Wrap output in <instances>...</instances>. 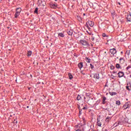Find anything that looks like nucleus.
<instances>
[{
  "label": "nucleus",
  "instance_id": "1",
  "mask_svg": "<svg viewBox=\"0 0 131 131\" xmlns=\"http://www.w3.org/2000/svg\"><path fill=\"white\" fill-rule=\"evenodd\" d=\"M80 43H81L82 47H83V48H85V49H86V48H89V43L85 40H81L80 41Z\"/></svg>",
  "mask_w": 131,
  "mask_h": 131
},
{
  "label": "nucleus",
  "instance_id": "2",
  "mask_svg": "<svg viewBox=\"0 0 131 131\" xmlns=\"http://www.w3.org/2000/svg\"><path fill=\"white\" fill-rule=\"evenodd\" d=\"M21 9L20 8H16V13L14 15V18H18V16L20 15V13H21Z\"/></svg>",
  "mask_w": 131,
  "mask_h": 131
},
{
  "label": "nucleus",
  "instance_id": "3",
  "mask_svg": "<svg viewBox=\"0 0 131 131\" xmlns=\"http://www.w3.org/2000/svg\"><path fill=\"white\" fill-rule=\"evenodd\" d=\"M110 53H111L112 55H115L117 53L116 49H115V48H113L110 50Z\"/></svg>",
  "mask_w": 131,
  "mask_h": 131
},
{
  "label": "nucleus",
  "instance_id": "4",
  "mask_svg": "<svg viewBox=\"0 0 131 131\" xmlns=\"http://www.w3.org/2000/svg\"><path fill=\"white\" fill-rule=\"evenodd\" d=\"M103 122L102 120H99V119H97V125L98 126H101V125H102V123Z\"/></svg>",
  "mask_w": 131,
  "mask_h": 131
},
{
  "label": "nucleus",
  "instance_id": "5",
  "mask_svg": "<svg viewBox=\"0 0 131 131\" xmlns=\"http://www.w3.org/2000/svg\"><path fill=\"white\" fill-rule=\"evenodd\" d=\"M58 6V5L57 4H51L50 5V7L51 8H52V9H56V8H57V6Z\"/></svg>",
  "mask_w": 131,
  "mask_h": 131
},
{
  "label": "nucleus",
  "instance_id": "6",
  "mask_svg": "<svg viewBox=\"0 0 131 131\" xmlns=\"http://www.w3.org/2000/svg\"><path fill=\"white\" fill-rule=\"evenodd\" d=\"M118 75L119 77H123V75H124V73L122 72H120L119 73H118Z\"/></svg>",
  "mask_w": 131,
  "mask_h": 131
},
{
  "label": "nucleus",
  "instance_id": "7",
  "mask_svg": "<svg viewBox=\"0 0 131 131\" xmlns=\"http://www.w3.org/2000/svg\"><path fill=\"white\" fill-rule=\"evenodd\" d=\"M99 35H96L95 36H92L91 40H92V41H94V40H95V38H99Z\"/></svg>",
  "mask_w": 131,
  "mask_h": 131
},
{
  "label": "nucleus",
  "instance_id": "8",
  "mask_svg": "<svg viewBox=\"0 0 131 131\" xmlns=\"http://www.w3.org/2000/svg\"><path fill=\"white\" fill-rule=\"evenodd\" d=\"M78 66L79 69H81V68L83 67V63L82 62H80L79 63H78Z\"/></svg>",
  "mask_w": 131,
  "mask_h": 131
},
{
  "label": "nucleus",
  "instance_id": "9",
  "mask_svg": "<svg viewBox=\"0 0 131 131\" xmlns=\"http://www.w3.org/2000/svg\"><path fill=\"white\" fill-rule=\"evenodd\" d=\"M126 19L127 21H128L129 22H131V15L130 14L127 15Z\"/></svg>",
  "mask_w": 131,
  "mask_h": 131
},
{
  "label": "nucleus",
  "instance_id": "10",
  "mask_svg": "<svg viewBox=\"0 0 131 131\" xmlns=\"http://www.w3.org/2000/svg\"><path fill=\"white\" fill-rule=\"evenodd\" d=\"M123 107H124V109H127V108H128V107H129V104H128V103H126L123 105Z\"/></svg>",
  "mask_w": 131,
  "mask_h": 131
},
{
  "label": "nucleus",
  "instance_id": "11",
  "mask_svg": "<svg viewBox=\"0 0 131 131\" xmlns=\"http://www.w3.org/2000/svg\"><path fill=\"white\" fill-rule=\"evenodd\" d=\"M94 78H96V79H99V78H100V76H99L98 74H94Z\"/></svg>",
  "mask_w": 131,
  "mask_h": 131
},
{
  "label": "nucleus",
  "instance_id": "12",
  "mask_svg": "<svg viewBox=\"0 0 131 131\" xmlns=\"http://www.w3.org/2000/svg\"><path fill=\"white\" fill-rule=\"evenodd\" d=\"M120 63L121 64H123V63H124V58L121 57L120 58Z\"/></svg>",
  "mask_w": 131,
  "mask_h": 131
},
{
  "label": "nucleus",
  "instance_id": "13",
  "mask_svg": "<svg viewBox=\"0 0 131 131\" xmlns=\"http://www.w3.org/2000/svg\"><path fill=\"white\" fill-rule=\"evenodd\" d=\"M112 118L110 117H107V118H106L105 119V121L106 122L109 123V121H110V120H111Z\"/></svg>",
  "mask_w": 131,
  "mask_h": 131
},
{
  "label": "nucleus",
  "instance_id": "14",
  "mask_svg": "<svg viewBox=\"0 0 131 131\" xmlns=\"http://www.w3.org/2000/svg\"><path fill=\"white\" fill-rule=\"evenodd\" d=\"M88 23H89L90 26H91V27H93V26H94V22H93L92 21H89Z\"/></svg>",
  "mask_w": 131,
  "mask_h": 131
},
{
  "label": "nucleus",
  "instance_id": "15",
  "mask_svg": "<svg viewBox=\"0 0 131 131\" xmlns=\"http://www.w3.org/2000/svg\"><path fill=\"white\" fill-rule=\"evenodd\" d=\"M58 36H60V37H64V34L62 33H58Z\"/></svg>",
  "mask_w": 131,
  "mask_h": 131
},
{
  "label": "nucleus",
  "instance_id": "16",
  "mask_svg": "<svg viewBox=\"0 0 131 131\" xmlns=\"http://www.w3.org/2000/svg\"><path fill=\"white\" fill-rule=\"evenodd\" d=\"M85 60L87 63H91V59L88 57L85 58Z\"/></svg>",
  "mask_w": 131,
  "mask_h": 131
},
{
  "label": "nucleus",
  "instance_id": "17",
  "mask_svg": "<svg viewBox=\"0 0 131 131\" xmlns=\"http://www.w3.org/2000/svg\"><path fill=\"white\" fill-rule=\"evenodd\" d=\"M68 76H69V79H72V78H73V76H72L71 73H69Z\"/></svg>",
  "mask_w": 131,
  "mask_h": 131
},
{
  "label": "nucleus",
  "instance_id": "18",
  "mask_svg": "<svg viewBox=\"0 0 131 131\" xmlns=\"http://www.w3.org/2000/svg\"><path fill=\"white\" fill-rule=\"evenodd\" d=\"M110 95L111 96H115L116 95V92H110Z\"/></svg>",
  "mask_w": 131,
  "mask_h": 131
},
{
  "label": "nucleus",
  "instance_id": "19",
  "mask_svg": "<svg viewBox=\"0 0 131 131\" xmlns=\"http://www.w3.org/2000/svg\"><path fill=\"white\" fill-rule=\"evenodd\" d=\"M38 8H36L34 11V13H35V14H38Z\"/></svg>",
  "mask_w": 131,
  "mask_h": 131
},
{
  "label": "nucleus",
  "instance_id": "20",
  "mask_svg": "<svg viewBox=\"0 0 131 131\" xmlns=\"http://www.w3.org/2000/svg\"><path fill=\"white\" fill-rule=\"evenodd\" d=\"M32 54V52L31 51H28L27 54H28V57L31 56Z\"/></svg>",
  "mask_w": 131,
  "mask_h": 131
},
{
  "label": "nucleus",
  "instance_id": "21",
  "mask_svg": "<svg viewBox=\"0 0 131 131\" xmlns=\"http://www.w3.org/2000/svg\"><path fill=\"white\" fill-rule=\"evenodd\" d=\"M125 54L126 56H129V54H130V51L129 50L127 51Z\"/></svg>",
  "mask_w": 131,
  "mask_h": 131
},
{
  "label": "nucleus",
  "instance_id": "22",
  "mask_svg": "<svg viewBox=\"0 0 131 131\" xmlns=\"http://www.w3.org/2000/svg\"><path fill=\"white\" fill-rule=\"evenodd\" d=\"M116 67L117 68V69H119V68H120V65L118 63H117L116 64Z\"/></svg>",
  "mask_w": 131,
  "mask_h": 131
},
{
  "label": "nucleus",
  "instance_id": "23",
  "mask_svg": "<svg viewBox=\"0 0 131 131\" xmlns=\"http://www.w3.org/2000/svg\"><path fill=\"white\" fill-rule=\"evenodd\" d=\"M110 68L111 70H114V69H115V67H114V66H113V65L111 64L110 66Z\"/></svg>",
  "mask_w": 131,
  "mask_h": 131
},
{
  "label": "nucleus",
  "instance_id": "24",
  "mask_svg": "<svg viewBox=\"0 0 131 131\" xmlns=\"http://www.w3.org/2000/svg\"><path fill=\"white\" fill-rule=\"evenodd\" d=\"M81 99V97L80 95H78L77 97V99L78 100V101L80 100Z\"/></svg>",
  "mask_w": 131,
  "mask_h": 131
},
{
  "label": "nucleus",
  "instance_id": "25",
  "mask_svg": "<svg viewBox=\"0 0 131 131\" xmlns=\"http://www.w3.org/2000/svg\"><path fill=\"white\" fill-rule=\"evenodd\" d=\"M68 34H69V35H72V31H69L68 32Z\"/></svg>",
  "mask_w": 131,
  "mask_h": 131
},
{
  "label": "nucleus",
  "instance_id": "26",
  "mask_svg": "<svg viewBox=\"0 0 131 131\" xmlns=\"http://www.w3.org/2000/svg\"><path fill=\"white\" fill-rule=\"evenodd\" d=\"M122 122H124L125 121V118L122 117V119H121Z\"/></svg>",
  "mask_w": 131,
  "mask_h": 131
},
{
  "label": "nucleus",
  "instance_id": "27",
  "mask_svg": "<svg viewBox=\"0 0 131 131\" xmlns=\"http://www.w3.org/2000/svg\"><path fill=\"white\" fill-rule=\"evenodd\" d=\"M116 104L117 105H120V101H119V100L117 101L116 102Z\"/></svg>",
  "mask_w": 131,
  "mask_h": 131
},
{
  "label": "nucleus",
  "instance_id": "28",
  "mask_svg": "<svg viewBox=\"0 0 131 131\" xmlns=\"http://www.w3.org/2000/svg\"><path fill=\"white\" fill-rule=\"evenodd\" d=\"M90 67L92 70H94V66L92 63L90 64Z\"/></svg>",
  "mask_w": 131,
  "mask_h": 131
},
{
  "label": "nucleus",
  "instance_id": "29",
  "mask_svg": "<svg viewBox=\"0 0 131 131\" xmlns=\"http://www.w3.org/2000/svg\"><path fill=\"white\" fill-rule=\"evenodd\" d=\"M106 97H104L103 98L102 102H103V103H105V101H106Z\"/></svg>",
  "mask_w": 131,
  "mask_h": 131
},
{
  "label": "nucleus",
  "instance_id": "30",
  "mask_svg": "<svg viewBox=\"0 0 131 131\" xmlns=\"http://www.w3.org/2000/svg\"><path fill=\"white\" fill-rule=\"evenodd\" d=\"M83 110H88V106H85L82 108Z\"/></svg>",
  "mask_w": 131,
  "mask_h": 131
},
{
  "label": "nucleus",
  "instance_id": "31",
  "mask_svg": "<svg viewBox=\"0 0 131 131\" xmlns=\"http://www.w3.org/2000/svg\"><path fill=\"white\" fill-rule=\"evenodd\" d=\"M130 68H131V66H128L126 68V69H127V70H128V69H129Z\"/></svg>",
  "mask_w": 131,
  "mask_h": 131
},
{
  "label": "nucleus",
  "instance_id": "32",
  "mask_svg": "<svg viewBox=\"0 0 131 131\" xmlns=\"http://www.w3.org/2000/svg\"><path fill=\"white\" fill-rule=\"evenodd\" d=\"M102 36H103V37H106V34L103 33V34H102Z\"/></svg>",
  "mask_w": 131,
  "mask_h": 131
},
{
  "label": "nucleus",
  "instance_id": "33",
  "mask_svg": "<svg viewBox=\"0 0 131 131\" xmlns=\"http://www.w3.org/2000/svg\"><path fill=\"white\" fill-rule=\"evenodd\" d=\"M126 89H127L128 91H130V89H129V88L127 86H126Z\"/></svg>",
  "mask_w": 131,
  "mask_h": 131
},
{
  "label": "nucleus",
  "instance_id": "34",
  "mask_svg": "<svg viewBox=\"0 0 131 131\" xmlns=\"http://www.w3.org/2000/svg\"><path fill=\"white\" fill-rule=\"evenodd\" d=\"M113 74H115V75H116V73H117V72L113 71Z\"/></svg>",
  "mask_w": 131,
  "mask_h": 131
},
{
  "label": "nucleus",
  "instance_id": "35",
  "mask_svg": "<svg viewBox=\"0 0 131 131\" xmlns=\"http://www.w3.org/2000/svg\"><path fill=\"white\" fill-rule=\"evenodd\" d=\"M87 27H88V28L89 30H91V28H90V27L87 26Z\"/></svg>",
  "mask_w": 131,
  "mask_h": 131
},
{
  "label": "nucleus",
  "instance_id": "36",
  "mask_svg": "<svg viewBox=\"0 0 131 131\" xmlns=\"http://www.w3.org/2000/svg\"><path fill=\"white\" fill-rule=\"evenodd\" d=\"M76 131H81V130L79 129H77Z\"/></svg>",
  "mask_w": 131,
  "mask_h": 131
},
{
  "label": "nucleus",
  "instance_id": "37",
  "mask_svg": "<svg viewBox=\"0 0 131 131\" xmlns=\"http://www.w3.org/2000/svg\"><path fill=\"white\" fill-rule=\"evenodd\" d=\"M79 114H81V111L79 110Z\"/></svg>",
  "mask_w": 131,
  "mask_h": 131
},
{
  "label": "nucleus",
  "instance_id": "38",
  "mask_svg": "<svg viewBox=\"0 0 131 131\" xmlns=\"http://www.w3.org/2000/svg\"><path fill=\"white\" fill-rule=\"evenodd\" d=\"M81 73H82V74H83V75H84L85 74L82 73V72H81Z\"/></svg>",
  "mask_w": 131,
  "mask_h": 131
},
{
  "label": "nucleus",
  "instance_id": "39",
  "mask_svg": "<svg viewBox=\"0 0 131 131\" xmlns=\"http://www.w3.org/2000/svg\"><path fill=\"white\" fill-rule=\"evenodd\" d=\"M15 121H16V120H14V122H16V123H18V122L17 121L16 122H15Z\"/></svg>",
  "mask_w": 131,
  "mask_h": 131
},
{
  "label": "nucleus",
  "instance_id": "40",
  "mask_svg": "<svg viewBox=\"0 0 131 131\" xmlns=\"http://www.w3.org/2000/svg\"><path fill=\"white\" fill-rule=\"evenodd\" d=\"M55 2H57L58 0H54Z\"/></svg>",
  "mask_w": 131,
  "mask_h": 131
},
{
  "label": "nucleus",
  "instance_id": "41",
  "mask_svg": "<svg viewBox=\"0 0 131 131\" xmlns=\"http://www.w3.org/2000/svg\"><path fill=\"white\" fill-rule=\"evenodd\" d=\"M106 52H104V54H106Z\"/></svg>",
  "mask_w": 131,
  "mask_h": 131
},
{
  "label": "nucleus",
  "instance_id": "42",
  "mask_svg": "<svg viewBox=\"0 0 131 131\" xmlns=\"http://www.w3.org/2000/svg\"><path fill=\"white\" fill-rule=\"evenodd\" d=\"M91 46H92V47H93V45L92 44L91 45Z\"/></svg>",
  "mask_w": 131,
  "mask_h": 131
},
{
  "label": "nucleus",
  "instance_id": "43",
  "mask_svg": "<svg viewBox=\"0 0 131 131\" xmlns=\"http://www.w3.org/2000/svg\"><path fill=\"white\" fill-rule=\"evenodd\" d=\"M90 35H91V33H89Z\"/></svg>",
  "mask_w": 131,
  "mask_h": 131
},
{
  "label": "nucleus",
  "instance_id": "44",
  "mask_svg": "<svg viewBox=\"0 0 131 131\" xmlns=\"http://www.w3.org/2000/svg\"><path fill=\"white\" fill-rule=\"evenodd\" d=\"M121 54H122V52H121Z\"/></svg>",
  "mask_w": 131,
  "mask_h": 131
},
{
  "label": "nucleus",
  "instance_id": "45",
  "mask_svg": "<svg viewBox=\"0 0 131 131\" xmlns=\"http://www.w3.org/2000/svg\"><path fill=\"white\" fill-rule=\"evenodd\" d=\"M130 77H131V75H130Z\"/></svg>",
  "mask_w": 131,
  "mask_h": 131
},
{
  "label": "nucleus",
  "instance_id": "46",
  "mask_svg": "<svg viewBox=\"0 0 131 131\" xmlns=\"http://www.w3.org/2000/svg\"><path fill=\"white\" fill-rule=\"evenodd\" d=\"M83 15H85V14H83Z\"/></svg>",
  "mask_w": 131,
  "mask_h": 131
}]
</instances>
